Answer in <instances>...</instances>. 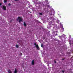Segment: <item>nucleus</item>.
<instances>
[{"mask_svg":"<svg viewBox=\"0 0 73 73\" xmlns=\"http://www.w3.org/2000/svg\"><path fill=\"white\" fill-rule=\"evenodd\" d=\"M34 45H35V46H36V48L38 50L39 49V47L38 46V45L36 44V43H34Z\"/></svg>","mask_w":73,"mask_h":73,"instance_id":"f03ea898","label":"nucleus"},{"mask_svg":"<svg viewBox=\"0 0 73 73\" xmlns=\"http://www.w3.org/2000/svg\"><path fill=\"white\" fill-rule=\"evenodd\" d=\"M21 55H22V53H21Z\"/></svg>","mask_w":73,"mask_h":73,"instance_id":"b1692460","label":"nucleus"},{"mask_svg":"<svg viewBox=\"0 0 73 73\" xmlns=\"http://www.w3.org/2000/svg\"><path fill=\"white\" fill-rule=\"evenodd\" d=\"M8 5H9V6H10L11 5V4L10 3H9L8 4Z\"/></svg>","mask_w":73,"mask_h":73,"instance_id":"dca6fc26","label":"nucleus"},{"mask_svg":"<svg viewBox=\"0 0 73 73\" xmlns=\"http://www.w3.org/2000/svg\"><path fill=\"white\" fill-rule=\"evenodd\" d=\"M35 64V60H33L32 61V65H33Z\"/></svg>","mask_w":73,"mask_h":73,"instance_id":"20e7f679","label":"nucleus"},{"mask_svg":"<svg viewBox=\"0 0 73 73\" xmlns=\"http://www.w3.org/2000/svg\"><path fill=\"white\" fill-rule=\"evenodd\" d=\"M8 72L9 73H11V70H9L8 71Z\"/></svg>","mask_w":73,"mask_h":73,"instance_id":"6e6552de","label":"nucleus"},{"mask_svg":"<svg viewBox=\"0 0 73 73\" xmlns=\"http://www.w3.org/2000/svg\"><path fill=\"white\" fill-rule=\"evenodd\" d=\"M72 57H73V56Z\"/></svg>","mask_w":73,"mask_h":73,"instance_id":"bb28decb","label":"nucleus"},{"mask_svg":"<svg viewBox=\"0 0 73 73\" xmlns=\"http://www.w3.org/2000/svg\"><path fill=\"white\" fill-rule=\"evenodd\" d=\"M46 0V1L47 0Z\"/></svg>","mask_w":73,"mask_h":73,"instance_id":"a878e982","label":"nucleus"},{"mask_svg":"<svg viewBox=\"0 0 73 73\" xmlns=\"http://www.w3.org/2000/svg\"><path fill=\"white\" fill-rule=\"evenodd\" d=\"M1 4H2L1 3H0V5H1Z\"/></svg>","mask_w":73,"mask_h":73,"instance_id":"aec40b11","label":"nucleus"},{"mask_svg":"<svg viewBox=\"0 0 73 73\" xmlns=\"http://www.w3.org/2000/svg\"><path fill=\"white\" fill-rule=\"evenodd\" d=\"M67 54H70V52H68Z\"/></svg>","mask_w":73,"mask_h":73,"instance_id":"f8f14e48","label":"nucleus"},{"mask_svg":"<svg viewBox=\"0 0 73 73\" xmlns=\"http://www.w3.org/2000/svg\"><path fill=\"white\" fill-rule=\"evenodd\" d=\"M18 20H19V23H20L21 21H23V20H22L21 18L20 17H18V19H17V21H18Z\"/></svg>","mask_w":73,"mask_h":73,"instance_id":"f257e3e1","label":"nucleus"},{"mask_svg":"<svg viewBox=\"0 0 73 73\" xmlns=\"http://www.w3.org/2000/svg\"><path fill=\"white\" fill-rule=\"evenodd\" d=\"M62 72H65V71H64V70H62Z\"/></svg>","mask_w":73,"mask_h":73,"instance_id":"a211bd4d","label":"nucleus"},{"mask_svg":"<svg viewBox=\"0 0 73 73\" xmlns=\"http://www.w3.org/2000/svg\"><path fill=\"white\" fill-rule=\"evenodd\" d=\"M47 6L48 7H50V5H47Z\"/></svg>","mask_w":73,"mask_h":73,"instance_id":"9b49d317","label":"nucleus"},{"mask_svg":"<svg viewBox=\"0 0 73 73\" xmlns=\"http://www.w3.org/2000/svg\"><path fill=\"white\" fill-rule=\"evenodd\" d=\"M15 1H19V0H14Z\"/></svg>","mask_w":73,"mask_h":73,"instance_id":"6ab92c4d","label":"nucleus"},{"mask_svg":"<svg viewBox=\"0 0 73 73\" xmlns=\"http://www.w3.org/2000/svg\"><path fill=\"white\" fill-rule=\"evenodd\" d=\"M23 24H24V27H27V24H26V23H25V22H24Z\"/></svg>","mask_w":73,"mask_h":73,"instance_id":"39448f33","label":"nucleus"},{"mask_svg":"<svg viewBox=\"0 0 73 73\" xmlns=\"http://www.w3.org/2000/svg\"><path fill=\"white\" fill-rule=\"evenodd\" d=\"M64 58H63L62 59V60H64Z\"/></svg>","mask_w":73,"mask_h":73,"instance_id":"412c9836","label":"nucleus"},{"mask_svg":"<svg viewBox=\"0 0 73 73\" xmlns=\"http://www.w3.org/2000/svg\"><path fill=\"white\" fill-rule=\"evenodd\" d=\"M43 39H44H44H45V38H43Z\"/></svg>","mask_w":73,"mask_h":73,"instance_id":"4be33fe9","label":"nucleus"},{"mask_svg":"<svg viewBox=\"0 0 73 73\" xmlns=\"http://www.w3.org/2000/svg\"><path fill=\"white\" fill-rule=\"evenodd\" d=\"M48 4H49V3H47Z\"/></svg>","mask_w":73,"mask_h":73,"instance_id":"5701e85b","label":"nucleus"},{"mask_svg":"<svg viewBox=\"0 0 73 73\" xmlns=\"http://www.w3.org/2000/svg\"><path fill=\"white\" fill-rule=\"evenodd\" d=\"M4 3H6L7 2V0H4Z\"/></svg>","mask_w":73,"mask_h":73,"instance_id":"0eeeda50","label":"nucleus"},{"mask_svg":"<svg viewBox=\"0 0 73 73\" xmlns=\"http://www.w3.org/2000/svg\"><path fill=\"white\" fill-rule=\"evenodd\" d=\"M58 37H59L60 38H61V36H59Z\"/></svg>","mask_w":73,"mask_h":73,"instance_id":"ddd939ff","label":"nucleus"},{"mask_svg":"<svg viewBox=\"0 0 73 73\" xmlns=\"http://www.w3.org/2000/svg\"><path fill=\"white\" fill-rule=\"evenodd\" d=\"M41 46L42 47V48H44V45L43 44H41Z\"/></svg>","mask_w":73,"mask_h":73,"instance_id":"1a4fd4ad","label":"nucleus"},{"mask_svg":"<svg viewBox=\"0 0 73 73\" xmlns=\"http://www.w3.org/2000/svg\"><path fill=\"white\" fill-rule=\"evenodd\" d=\"M19 45H18V44H16V48H19Z\"/></svg>","mask_w":73,"mask_h":73,"instance_id":"9d476101","label":"nucleus"},{"mask_svg":"<svg viewBox=\"0 0 73 73\" xmlns=\"http://www.w3.org/2000/svg\"><path fill=\"white\" fill-rule=\"evenodd\" d=\"M56 62H57L55 60L54 61V63H56Z\"/></svg>","mask_w":73,"mask_h":73,"instance_id":"2eb2a0df","label":"nucleus"},{"mask_svg":"<svg viewBox=\"0 0 73 73\" xmlns=\"http://www.w3.org/2000/svg\"><path fill=\"white\" fill-rule=\"evenodd\" d=\"M63 29H64V28H62Z\"/></svg>","mask_w":73,"mask_h":73,"instance_id":"393cba45","label":"nucleus"},{"mask_svg":"<svg viewBox=\"0 0 73 73\" xmlns=\"http://www.w3.org/2000/svg\"><path fill=\"white\" fill-rule=\"evenodd\" d=\"M40 15H42V13H40Z\"/></svg>","mask_w":73,"mask_h":73,"instance_id":"4468645a","label":"nucleus"},{"mask_svg":"<svg viewBox=\"0 0 73 73\" xmlns=\"http://www.w3.org/2000/svg\"><path fill=\"white\" fill-rule=\"evenodd\" d=\"M17 69H16L15 68L14 71V73H17Z\"/></svg>","mask_w":73,"mask_h":73,"instance_id":"423d86ee","label":"nucleus"},{"mask_svg":"<svg viewBox=\"0 0 73 73\" xmlns=\"http://www.w3.org/2000/svg\"><path fill=\"white\" fill-rule=\"evenodd\" d=\"M57 35H58V34H56L55 35V36H57Z\"/></svg>","mask_w":73,"mask_h":73,"instance_id":"f3484780","label":"nucleus"},{"mask_svg":"<svg viewBox=\"0 0 73 73\" xmlns=\"http://www.w3.org/2000/svg\"><path fill=\"white\" fill-rule=\"evenodd\" d=\"M3 10L5 11L6 10V6H3Z\"/></svg>","mask_w":73,"mask_h":73,"instance_id":"7ed1b4c3","label":"nucleus"}]
</instances>
